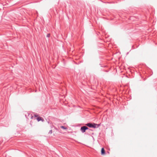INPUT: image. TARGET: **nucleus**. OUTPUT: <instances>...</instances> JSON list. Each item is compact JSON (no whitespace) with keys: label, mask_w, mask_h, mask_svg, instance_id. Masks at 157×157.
<instances>
[{"label":"nucleus","mask_w":157,"mask_h":157,"mask_svg":"<svg viewBox=\"0 0 157 157\" xmlns=\"http://www.w3.org/2000/svg\"><path fill=\"white\" fill-rule=\"evenodd\" d=\"M88 128L86 126L82 127L81 128V131L82 133H84L86 132V130L88 129Z\"/></svg>","instance_id":"nucleus-1"},{"label":"nucleus","mask_w":157,"mask_h":157,"mask_svg":"<svg viewBox=\"0 0 157 157\" xmlns=\"http://www.w3.org/2000/svg\"><path fill=\"white\" fill-rule=\"evenodd\" d=\"M25 116L26 118H30L32 119L33 118V116L31 114H30L28 113L26 114H25Z\"/></svg>","instance_id":"nucleus-2"},{"label":"nucleus","mask_w":157,"mask_h":157,"mask_svg":"<svg viewBox=\"0 0 157 157\" xmlns=\"http://www.w3.org/2000/svg\"><path fill=\"white\" fill-rule=\"evenodd\" d=\"M100 125V124H97L95 123H93L92 128H98Z\"/></svg>","instance_id":"nucleus-3"},{"label":"nucleus","mask_w":157,"mask_h":157,"mask_svg":"<svg viewBox=\"0 0 157 157\" xmlns=\"http://www.w3.org/2000/svg\"><path fill=\"white\" fill-rule=\"evenodd\" d=\"M36 119L38 121H44V119L40 117H38Z\"/></svg>","instance_id":"nucleus-4"},{"label":"nucleus","mask_w":157,"mask_h":157,"mask_svg":"<svg viewBox=\"0 0 157 157\" xmlns=\"http://www.w3.org/2000/svg\"><path fill=\"white\" fill-rule=\"evenodd\" d=\"M101 154L102 155L105 154V151L104 148H102L101 149Z\"/></svg>","instance_id":"nucleus-5"},{"label":"nucleus","mask_w":157,"mask_h":157,"mask_svg":"<svg viewBox=\"0 0 157 157\" xmlns=\"http://www.w3.org/2000/svg\"><path fill=\"white\" fill-rule=\"evenodd\" d=\"M86 125L90 128H92L93 123H88Z\"/></svg>","instance_id":"nucleus-6"},{"label":"nucleus","mask_w":157,"mask_h":157,"mask_svg":"<svg viewBox=\"0 0 157 157\" xmlns=\"http://www.w3.org/2000/svg\"><path fill=\"white\" fill-rule=\"evenodd\" d=\"M60 128L64 129H67V128L63 126H61L60 127Z\"/></svg>","instance_id":"nucleus-7"},{"label":"nucleus","mask_w":157,"mask_h":157,"mask_svg":"<svg viewBox=\"0 0 157 157\" xmlns=\"http://www.w3.org/2000/svg\"><path fill=\"white\" fill-rule=\"evenodd\" d=\"M52 133V130H51L49 131V132H48V133L49 134H51Z\"/></svg>","instance_id":"nucleus-8"},{"label":"nucleus","mask_w":157,"mask_h":157,"mask_svg":"<svg viewBox=\"0 0 157 157\" xmlns=\"http://www.w3.org/2000/svg\"><path fill=\"white\" fill-rule=\"evenodd\" d=\"M50 36V34H49V33L47 35V37H49Z\"/></svg>","instance_id":"nucleus-9"},{"label":"nucleus","mask_w":157,"mask_h":157,"mask_svg":"<svg viewBox=\"0 0 157 157\" xmlns=\"http://www.w3.org/2000/svg\"><path fill=\"white\" fill-rule=\"evenodd\" d=\"M34 117H37L38 116V115L37 114H34Z\"/></svg>","instance_id":"nucleus-10"}]
</instances>
